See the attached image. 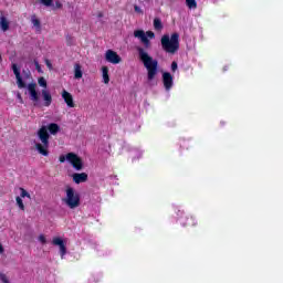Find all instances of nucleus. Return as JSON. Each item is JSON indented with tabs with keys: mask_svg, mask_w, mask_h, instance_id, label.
<instances>
[{
	"mask_svg": "<svg viewBox=\"0 0 283 283\" xmlns=\"http://www.w3.org/2000/svg\"><path fill=\"white\" fill-rule=\"evenodd\" d=\"M3 245L0 243V253H3Z\"/></svg>",
	"mask_w": 283,
	"mask_h": 283,
	"instance_id": "f704fd0d",
	"label": "nucleus"
},
{
	"mask_svg": "<svg viewBox=\"0 0 283 283\" xmlns=\"http://www.w3.org/2000/svg\"><path fill=\"white\" fill-rule=\"evenodd\" d=\"M171 70H172L174 72H176V70H178V63H177V62H172V63H171Z\"/></svg>",
	"mask_w": 283,
	"mask_h": 283,
	"instance_id": "c756f323",
	"label": "nucleus"
},
{
	"mask_svg": "<svg viewBox=\"0 0 283 283\" xmlns=\"http://www.w3.org/2000/svg\"><path fill=\"white\" fill-rule=\"evenodd\" d=\"M73 181L76 185H81V182H87V174L86 172H82V174L75 172V174H73Z\"/></svg>",
	"mask_w": 283,
	"mask_h": 283,
	"instance_id": "ddd939ff",
	"label": "nucleus"
},
{
	"mask_svg": "<svg viewBox=\"0 0 283 283\" xmlns=\"http://www.w3.org/2000/svg\"><path fill=\"white\" fill-rule=\"evenodd\" d=\"M33 63L35 65V70H38V72H41V65L39 64V61L34 60Z\"/></svg>",
	"mask_w": 283,
	"mask_h": 283,
	"instance_id": "c85d7f7f",
	"label": "nucleus"
},
{
	"mask_svg": "<svg viewBox=\"0 0 283 283\" xmlns=\"http://www.w3.org/2000/svg\"><path fill=\"white\" fill-rule=\"evenodd\" d=\"M52 244H54V247L60 248V255L63 260V258H65V254L67 253V248L65 247V243L63 242V239L54 238L53 241H52Z\"/></svg>",
	"mask_w": 283,
	"mask_h": 283,
	"instance_id": "1a4fd4ad",
	"label": "nucleus"
},
{
	"mask_svg": "<svg viewBox=\"0 0 283 283\" xmlns=\"http://www.w3.org/2000/svg\"><path fill=\"white\" fill-rule=\"evenodd\" d=\"M62 98H64V103H66L67 107H74V97L67 91L62 92Z\"/></svg>",
	"mask_w": 283,
	"mask_h": 283,
	"instance_id": "f8f14e48",
	"label": "nucleus"
},
{
	"mask_svg": "<svg viewBox=\"0 0 283 283\" xmlns=\"http://www.w3.org/2000/svg\"><path fill=\"white\" fill-rule=\"evenodd\" d=\"M38 83H39L40 87H48V82L43 77H40L38 80Z\"/></svg>",
	"mask_w": 283,
	"mask_h": 283,
	"instance_id": "5701e85b",
	"label": "nucleus"
},
{
	"mask_svg": "<svg viewBox=\"0 0 283 283\" xmlns=\"http://www.w3.org/2000/svg\"><path fill=\"white\" fill-rule=\"evenodd\" d=\"M23 74H24L25 77L28 78V76H30V71H23Z\"/></svg>",
	"mask_w": 283,
	"mask_h": 283,
	"instance_id": "72a5a7b5",
	"label": "nucleus"
},
{
	"mask_svg": "<svg viewBox=\"0 0 283 283\" xmlns=\"http://www.w3.org/2000/svg\"><path fill=\"white\" fill-rule=\"evenodd\" d=\"M39 240L42 242V244H45L48 241L45 240V235H40Z\"/></svg>",
	"mask_w": 283,
	"mask_h": 283,
	"instance_id": "7c9ffc66",
	"label": "nucleus"
},
{
	"mask_svg": "<svg viewBox=\"0 0 283 283\" xmlns=\"http://www.w3.org/2000/svg\"><path fill=\"white\" fill-rule=\"evenodd\" d=\"M186 4L190 10H196V8H198V2H196V0H186Z\"/></svg>",
	"mask_w": 283,
	"mask_h": 283,
	"instance_id": "a211bd4d",
	"label": "nucleus"
},
{
	"mask_svg": "<svg viewBox=\"0 0 283 283\" xmlns=\"http://www.w3.org/2000/svg\"><path fill=\"white\" fill-rule=\"evenodd\" d=\"M98 17H99V18L103 17V13H98Z\"/></svg>",
	"mask_w": 283,
	"mask_h": 283,
	"instance_id": "e433bc0d",
	"label": "nucleus"
},
{
	"mask_svg": "<svg viewBox=\"0 0 283 283\" xmlns=\"http://www.w3.org/2000/svg\"><path fill=\"white\" fill-rule=\"evenodd\" d=\"M27 88L30 94V99L33 101V103H39V93L36 92V83L28 84Z\"/></svg>",
	"mask_w": 283,
	"mask_h": 283,
	"instance_id": "9d476101",
	"label": "nucleus"
},
{
	"mask_svg": "<svg viewBox=\"0 0 283 283\" xmlns=\"http://www.w3.org/2000/svg\"><path fill=\"white\" fill-rule=\"evenodd\" d=\"M134 10H135V12H137L138 14H143V9H140V7H138V6H134Z\"/></svg>",
	"mask_w": 283,
	"mask_h": 283,
	"instance_id": "cd10ccee",
	"label": "nucleus"
},
{
	"mask_svg": "<svg viewBox=\"0 0 283 283\" xmlns=\"http://www.w3.org/2000/svg\"><path fill=\"white\" fill-rule=\"evenodd\" d=\"M134 36L136 39H139V41L145 45V48H149V38H147V34L143 30H136L134 32Z\"/></svg>",
	"mask_w": 283,
	"mask_h": 283,
	"instance_id": "9b49d317",
	"label": "nucleus"
},
{
	"mask_svg": "<svg viewBox=\"0 0 283 283\" xmlns=\"http://www.w3.org/2000/svg\"><path fill=\"white\" fill-rule=\"evenodd\" d=\"M163 83L166 92H169L174 87V76L169 72L163 73Z\"/></svg>",
	"mask_w": 283,
	"mask_h": 283,
	"instance_id": "0eeeda50",
	"label": "nucleus"
},
{
	"mask_svg": "<svg viewBox=\"0 0 283 283\" xmlns=\"http://www.w3.org/2000/svg\"><path fill=\"white\" fill-rule=\"evenodd\" d=\"M180 35L178 33H172L171 36L164 35L161 38V48L165 50V52H168V54H176L180 48L179 42Z\"/></svg>",
	"mask_w": 283,
	"mask_h": 283,
	"instance_id": "7ed1b4c3",
	"label": "nucleus"
},
{
	"mask_svg": "<svg viewBox=\"0 0 283 283\" xmlns=\"http://www.w3.org/2000/svg\"><path fill=\"white\" fill-rule=\"evenodd\" d=\"M0 28L2 32H8L10 30V22L6 17H0Z\"/></svg>",
	"mask_w": 283,
	"mask_h": 283,
	"instance_id": "2eb2a0df",
	"label": "nucleus"
},
{
	"mask_svg": "<svg viewBox=\"0 0 283 283\" xmlns=\"http://www.w3.org/2000/svg\"><path fill=\"white\" fill-rule=\"evenodd\" d=\"M0 280L2 283H10V280H8V276L3 273L0 274Z\"/></svg>",
	"mask_w": 283,
	"mask_h": 283,
	"instance_id": "393cba45",
	"label": "nucleus"
},
{
	"mask_svg": "<svg viewBox=\"0 0 283 283\" xmlns=\"http://www.w3.org/2000/svg\"><path fill=\"white\" fill-rule=\"evenodd\" d=\"M20 191H21V198H30V192H27L25 189L20 188Z\"/></svg>",
	"mask_w": 283,
	"mask_h": 283,
	"instance_id": "b1692460",
	"label": "nucleus"
},
{
	"mask_svg": "<svg viewBox=\"0 0 283 283\" xmlns=\"http://www.w3.org/2000/svg\"><path fill=\"white\" fill-rule=\"evenodd\" d=\"M15 202L22 211L25 209V206L23 205V199H21V197H17Z\"/></svg>",
	"mask_w": 283,
	"mask_h": 283,
	"instance_id": "4be33fe9",
	"label": "nucleus"
},
{
	"mask_svg": "<svg viewBox=\"0 0 283 283\" xmlns=\"http://www.w3.org/2000/svg\"><path fill=\"white\" fill-rule=\"evenodd\" d=\"M12 71L15 76L17 85L19 90L25 88L27 87L25 82H23V77H21V71H19V67L17 66V64H12Z\"/></svg>",
	"mask_w": 283,
	"mask_h": 283,
	"instance_id": "6e6552de",
	"label": "nucleus"
},
{
	"mask_svg": "<svg viewBox=\"0 0 283 283\" xmlns=\"http://www.w3.org/2000/svg\"><path fill=\"white\" fill-rule=\"evenodd\" d=\"M75 70V78H83V71L81 70V66L78 64H75L74 66Z\"/></svg>",
	"mask_w": 283,
	"mask_h": 283,
	"instance_id": "f3484780",
	"label": "nucleus"
},
{
	"mask_svg": "<svg viewBox=\"0 0 283 283\" xmlns=\"http://www.w3.org/2000/svg\"><path fill=\"white\" fill-rule=\"evenodd\" d=\"M38 138L41 140V143H35V149L41 156H49L50 151L48 149L50 148V133H48V127L42 126L38 132Z\"/></svg>",
	"mask_w": 283,
	"mask_h": 283,
	"instance_id": "f03ea898",
	"label": "nucleus"
},
{
	"mask_svg": "<svg viewBox=\"0 0 283 283\" xmlns=\"http://www.w3.org/2000/svg\"><path fill=\"white\" fill-rule=\"evenodd\" d=\"M43 6H46V8H50L52 6V0H40Z\"/></svg>",
	"mask_w": 283,
	"mask_h": 283,
	"instance_id": "a878e982",
	"label": "nucleus"
},
{
	"mask_svg": "<svg viewBox=\"0 0 283 283\" xmlns=\"http://www.w3.org/2000/svg\"><path fill=\"white\" fill-rule=\"evenodd\" d=\"M146 36H147V39H154L156 35L154 34L153 31H147Z\"/></svg>",
	"mask_w": 283,
	"mask_h": 283,
	"instance_id": "bb28decb",
	"label": "nucleus"
},
{
	"mask_svg": "<svg viewBox=\"0 0 283 283\" xmlns=\"http://www.w3.org/2000/svg\"><path fill=\"white\" fill-rule=\"evenodd\" d=\"M64 202L70 209H76V207L81 206V197H78V193L74 192V188H67Z\"/></svg>",
	"mask_w": 283,
	"mask_h": 283,
	"instance_id": "39448f33",
	"label": "nucleus"
},
{
	"mask_svg": "<svg viewBox=\"0 0 283 283\" xmlns=\"http://www.w3.org/2000/svg\"><path fill=\"white\" fill-rule=\"evenodd\" d=\"M154 28L155 30H163V21L159 18L154 19Z\"/></svg>",
	"mask_w": 283,
	"mask_h": 283,
	"instance_id": "aec40b11",
	"label": "nucleus"
},
{
	"mask_svg": "<svg viewBox=\"0 0 283 283\" xmlns=\"http://www.w3.org/2000/svg\"><path fill=\"white\" fill-rule=\"evenodd\" d=\"M56 8H62L61 2H56Z\"/></svg>",
	"mask_w": 283,
	"mask_h": 283,
	"instance_id": "c9c22d12",
	"label": "nucleus"
},
{
	"mask_svg": "<svg viewBox=\"0 0 283 283\" xmlns=\"http://www.w3.org/2000/svg\"><path fill=\"white\" fill-rule=\"evenodd\" d=\"M49 129L50 134H56L60 129V127L56 124H50L46 130Z\"/></svg>",
	"mask_w": 283,
	"mask_h": 283,
	"instance_id": "6ab92c4d",
	"label": "nucleus"
},
{
	"mask_svg": "<svg viewBox=\"0 0 283 283\" xmlns=\"http://www.w3.org/2000/svg\"><path fill=\"white\" fill-rule=\"evenodd\" d=\"M17 98L20 103H23V97H21V93H18L17 94Z\"/></svg>",
	"mask_w": 283,
	"mask_h": 283,
	"instance_id": "473e14b6",
	"label": "nucleus"
},
{
	"mask_svg": "<svg viewBox=\"0 0 283 283\" xmlns=\"http://www.w3.org/2000/svg\"><path fill=\"white\" fill-rule=\"evenodd\" d=\"M102 74H103V81L105 85H107V83H109V69H107V66H103Z\"/></svg>",
	"mask_w": 283,
	"mask_h": 283,
	"instance_id": "dca6fc26",
	"label": "nucleus"
},
{
	"mask_svg": "<svg viewBox=\"0 0 283 283\" xmlns=\"http://www.w3.org/2000/svg\"><path fill=\"white\" fill-rule=\"evenodd\" d=\"M45 64L49 67V70H52V63L50 62V60H45Z\"/></svg>",
	"mask_w": 283,
	"mask_h": 283,
	"instance_id": "2f4dec72",
	"label": "nucleus"
},
{
	"mask_svg": "<svg viewBox=\"0 0 283 283\" xmlns=\"http://www.w3.org/2000/svg\"><path fill=\"white\" fill-rule=\"evenodd\" d=\"M105 60L113 65H118L123 60L113 50H107L105 54Z\"/></svg>",
	"mask_w": 283,
	"mask_h": 283,
	"instance_id": "423d86ee",
	"label": "nucleus"
},
{
	"mask_svg": "<svg viewBox=\"0 0 283 283\" xmlns=\"http://www.w3.org/2000/svg\"><path fill=\"white\" fill-rule=\"evenodd\" d=\"M66 160L72 165V167L76 171H81L83 169V160L76 154L69 153L66 154V156L65 155L60 156V163H65Z\"/></svg>",
	"mask_w": 283,
	"mask_h": 283,
	"instance_id": "20e7f679",
	"label": "nucleus"
},
{
	"mask_svg": "<svg viewBox=\"0 0 283 283\" xmlns=\"http://www.w3.org/2000/svg\"><path fill=\"white\" fill-rule=\"evenodd\" d=\"M42 96L45 107H50V105H52V95L50 94V92L48 90H42Z\"/></svg>",
	"mask_w": 283,
	"mask_h": 283,
	"instance_id": "4468645a",
	"label": "nucleus"
},
{
	"mask_svg": "<svg viewBox=\"0 0 283 283\" xmlns=\"http://www.w3.org/2000/svg\"><path fill=\"white\" fill-rule=\"evenodd\" d=\"M31 22L34 25V28H36L38 30H41V21L39 19H36V17H32L31 18Z\"/></svg>",
	"mask_w": 283,
	"mask_h": 283,
	"instance_id": "412c9836",
	"label": "nucleus"
},
{
	"mask_svg": "<svg viewBox=\"0 0 283 283\" xmlns=\"http://www.w3.org/2000/svg\"><path fill=\"white\" fill-rule=\"evenodd\" d=\"M137 52L142 63H144V67L147 70L148 84L151 85V81L158 75V60H154V57L140 46L137 48Z\"/></svg>",
	"mask_w": 283,
	"mask_h": 283,
	"instance_id": "f257e3e1",
	"label": "nucleus"
}]
</instances>
